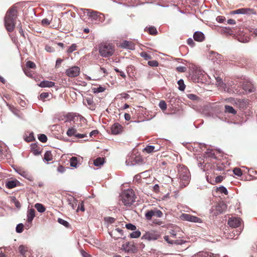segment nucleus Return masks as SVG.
I'll return each mask as SVG.
<instances>
[{
    "mask_svg": "<svg viewBox=\"0 0 257 257\" xmlns=\"http://www.w3.org/2000/svg\"><path fill=\"white\" fill-rule=\"evenodd\" d=\"M225 112L226 113H231L233 114H235L236 113V111L233 108V107L229 105L225 106Z\"/></svg>",
    "mask_w": 257,
    "mask_h": 257,
    "instance_id": "b1692460",
    "label": "nucleus"
},
{
    "mask_svg": "<svg viewBox=\"0 0 257 257\" xmlns=\"http://www.w3.org/2000/svg\"><path fill=\"white\" fill-rule=\"evenodd\" d=\"M19 183L17 180L9 181L6 183V186L9 189H12L17 186Z\"/></svg>",
    "mask_w": 257,
    "mask_h": 257,
    "instance_id": "412c9836",
    "label": "nucleus"
},
{
    "mask_svg": "<svg viewBox=\"0 0 257 257\" xmlns=\"http://www.w3.org/2000/svg\"><path fill=\"white\" fill-rule=\"evenodd\" d=\"M35 139V138H34V134L33 132H31L30 134H29V136L28 137H27L25 140L27 142H32L33 141V140H34Z\"/></svg>",
    "mask_w": 257,
    "mask_h": 257,
    "instance_id": "a18cd8bd",
    "label": "nucleus"
},
{
    "mask_svg": "<svg viewBox=\"0 0 257 257\" xmlns=\"http://www.w3.org/2000/svg\"><path fill=\"white\" fill-rule=\"evenodd\" d=\"M44 159L47 162H49L53 160V156L50 151H47L45 153Z\"/></svg>",
    "mask_w": 257,
    "mask_h": 257,
    "instance_id": "bb28decb",
    "label": "nucleus"
},
{
    "mask_svg": "<svg viewBox=\"0 0 257 257\" xmlns=\"http://www.w3.org/2000/svg\"><path fill=\"white\" fill-rule=\"evenodd\" d=\"M181 218L183 220H186L192 222H201V219L189 214H183Z\"/></svg>",
    "mask_w": 257,
    "mask_h": 257,
    "instance_id": "9b49d317",
    "label": "nucleus"
},
{
    "mask_svg": "<svg viewBox=\"0 0 257 257\" xmlns=\"http://www.w3.org/2000/svg\"><path fill=\"white\" fill-rule=\"evenodd\" d=\"M141 56L144 58L145 60H149L151 59V57L146 52H143L141 53Z\"/></svg>",
    "mask_w": 257,
    "mask_h": 257,
    "instance_id": "de8ad7c7",
    "label": "nucleus"
},
{
    "mask_svg": "<svg viewBox=\"0 0 257 257\" xmlns=\"http://www.w3.org/2000/svg\"><path fill=\"white\" fill-rule=\"evenodd\" d=\"M233 172L235 175L238 177L241 176L242 174V171L238 168H235L233 170Z\"/></svg>",
    "mask_w": 257,
    "mask_h": 257,
    "instance_id": "ea45409f",
    "label": "nucleus"
},
{
    "mask_svg": "<svg viewBox=\"0 0 257 257\" xmlns=\"http://www.w3.org/2000/svg\"><path fill=\"white\" fill-rule=\"evenodd\" d=\"M81 10L93 20L102 22L104 20V16L103 14L90 9H81Z\"/></svg>",
    "mask_w": 257,
    "mask_h": 257,
    "instance_id": "39448f33",
    "label": "nucleus"
},
{
    "mask_svg": "<svg viewBox=\"0 0 257 257\" xmlns=\"http://www.w3.org/2000/svg\"><path fill=\"white\" fill-rule=\"evenodd\" d=\"M179 87L178 89L181 91H184L185 89V85L183 79H180L177 82Z\"/></svg>",
    "mask_w": 257,
    "mask_h": 257,
    "instance_id": "2f4dec72",
    "label": "nucleus"
},
{
    "mask_svg": "<svg viewBox=\"0 0 257 257\" xmlns=\"http://www.w3.org/2000/svg\"><path fill=\"white\" fill-rule=\"evenodd\" d=\"M215 79L216 80V82L217 83V84H218V86H221V87L223 86L224 84L222 82V79L220 77L218 76L217 77H215Z\"/></svg>",
    "mask_w": 257,
    "mask_h": 257,
    "instance_id": "3c124183",
    "label": "nucleus"
},
{
    "mask_svg": "<svg viewBox=\"0 0 257 257\" xmlns=\"http://www.w3.org/2000/svg\"><path fill=\"white\" fill-rule=\"evenodd\" d=\"M121 197L122 203L126 206H130L135 201V195L132 190L124 191Z\"/></svg>",
    "mask_w": 257,
    "mask_h": 257,
    "instance_id": "20e7f679",
    "label": "nucleus"
},
{
    "mask_svg": "<svg viewBox=\"0 0 257 257\" xmlns=\"http://www.w3.org/2000/svg\"><path fill=\"white\" fill-rule=\"evenodd\" d=\"M94 93L102 92L105 90V88L102 86H99L97 88H94L93 89Z\"/></svg>",
    "mask_w": 257,
    "mask_h": 257,
    "instance_id": "49530a36",
    "label": "nucleus"
},
{
    "mask_svg": "<svg viewBox=\"0 0 257 257\" xmlns=\"http://www.w3.org/2000/svg\"><path fill=\"white\" fill-rule=\"evenodd\" d=\"M77 46L75 44H72L68 49L67 52L68 53H71L73 51L76 50Z\"/></svg>",
    "mask_w": 257,
    "mask_h": 257,
    "instance_id": "79ce46f5",
    "label": "nucleus"
},
{
    "mask_svg": "<svg viewBox=\"0 0 257 257\" xmlns=\"http://www.w3.org/2000/svg\"><path fill=\"white\" fill-rule=\"evenodd\" d=\"M35 207L36 208L38 211L40 213L44 212L46 210L44 206L40 203H36L35 205Z\"/></svg>",
    "mask_w": 257,
    "mask_h": 257,
    "instance_id": "cd10ccee",
    "label": "nucleus"
},
{
    "mask_svg": "<svg viewBox=\"0 0 257 257\" xmlns=\"http://www.w3.org/2000/svg\"><path fill=\"white\" fill-rule=\"evenodd\" d=\"M20 174L29 180L31 181L33 179L32 176L25 171H23L22 173H20Z\"/></svg>",
    "mask_w": 257,
    "mask_h": 257,
    "instance_id": "473e14b6",
    "label": "nucleus"
},
{
    "mask_svg": "<svg viewBox=\"0 0 257 257\" xmlns=\"http://www.w3.org/2000/svg\"><path fill=\"white\" fill-rule=\"evenodd\" d=\"M211 54L213 55V56L215 57L216 60H221V55L219 54L218 53H215V52H212Z\"/></svg>",
    "mask_w": 257,
    "mask_h": 257,
    "instance_id": "0e129e2a",
    "label": "nucleus"
},
{
    "mask_svg": "<svg viewBox=\"0 0 257 257\" xmlns=\"http://www.w3.org/2000/svg\"><path fill=\"white\" fill-rule=\"evenodd\" d=\"M114 70H115V72L119 73L120 75L122 77H123L124 78H125L126 76H125L124 73L122 71H120L118 68H115L114 69Z\"/></svg>",
    "mask_w": 257,
    "mask_h": 257,
    "instance_id": "e2e57ef3",
    "label": "nucleus"
},
{
    "mask_svg": "<svg viewBox=\"0 0 257 257\" xmlns=\"http://www.w3.org/2000/svg\"><path fill=\"white\" fill-rule=\"evenodd\" d=\"M227 209V205L223 202H219L216 206V212L214 214L217 215L224 212Z\"/></svg>",
    "mask_w": 257,
    "mask_h": 257,
    "instance_id": "ddd939ff",
    "label": "nucleus"
},
{
    "mask_svg": "<svg viewBox=\"0 0 257 257\" xmlns=\"http://www.w3.org/2000/svg\"><path fill=\"white\" fill-rule=\"evenodd\" d=\"M225 20V17H222V16H218L216 18V21L218 23H223Z\"/></svg>",
    "mask_w": 257,
    "mask_h": 257,
    "instance_id": "680f3d73",
    "label": "nucleus"
},
{
    "mask_svg": "<svg viewBox=\"0 0 257 257\" xmlns=\"http://www.w3.org/2000/svg\"><path fill=\"white\" fill-rule=\"evenodd\" d=\"M159 237V235L154 231H148L143 235L141 239L151 241L157 240Z\"/></svg>",
    "mask_w": 257,
    "mask_h": 257,
    "instance_id": "1a4fd4ad",
    "label": "nucleus"
},
{
    "mask_svg": "<svg viewBox=\"0 0 257 257\" xmlns=\"http://www.w3.org/2000/svg\"><path fill=\"white\" fill-rule=\"evenodd\" d=\"M26 66L32 69H35L36 67V64L31 61H28L26 62Z\"/></svg>",
    "mask_w": 257,
    "mask_h": 257,
    "instance_id": "a19ab883",
    "label": "nucleus"
},
{
    "mask_svg": "<svg viewBox=\"0 0 257 257\" xmlns=\"http://www.w3.org/2000/svg\"><path fill=\"white\" fill-rule=\"evenodd\" d=\"M119 46L121 48L133 50L135 49V45L131 41L124 40L122 41Z\"/></svg>",
    "mask_w": 257,
    "mask_h": 257,
    "instance_id": "4468645a",
    "label": "nucleus"
},
{
    "mask_svg": "<svg viewBox=\"0 0 257 257\" xmlns=\"http://www.w3.org/2000/svg\"><path fill=\"white\" fill-rule=\"evenodd\" d=\"M153 216L162 217L163 216V213L161 210L154 208V209L148 210L145 213V217L148 220H151Z\"/></svg>",
    "mask_w": 257,
    "mask_h": 257,
    "instance_id": "423d86ee",
    "label": "nucleus"
},
{
    "mask_svg": "<svg viewBox=\"0 0 257 257\" xmlns=\"http://www.w3.org/2000/svg\"><path fill=\"white\" fill-rule=\"evenodd\" d=\"M27 222L31 224L35 216V210L33 208L28 209L27 211Z\"/></svg>",
    "mask_w": 257,
    "mask_h": 257,
    "instance_id": "2eb2a0df",
    "label": "nucleus"
},
{
    "mask_svg": "<svg viewBox=\"0 0 257 257\" xmlns=\"http://www.w3.org/2000/svg\"><path fill=\"white\" fill-rule=\"evenodd\" d=\"M84 103H87V104L89 106V108L91 110H94L95 106L93 99L91 97H88L85 98Z\"/></svg>",
    "mask_w": 257,
    "mask_h": 257,
    "instance_id": "6ab92c4d",
    "label": "nucleus"
},
{
    "mask_svg": "<svg viewBox=\"0 0 257 257\" xmlns=\"http://www.w3.org/2000/svg\"><path fill=\"white\" fill-rule=\"evenodd\" d=\"M111 132L113 135H118L122 132V126L118 123L116 122L111 126Z\"/></svg>",
    "mask_w": 257,
    "mask_h": 257,
    "instance_id": "f8f14e48",
    "label": "nucleus"
},
{
    "mask_svg": "<svg viewBox=\"0 0 257 257\" xmlns=\"http://www.w3.org/2000/svg\"><path fill=\"white\" fill-rule=\"evenodd\" d=\"M38 139L42 143H46L47 141V137L44 134H40L38 136Z\"/></svg>",
    "mask_w": 257,
    "mask_h": 257,
    "instance_id": "58836bf2",
    "label": "nucleus"
},
{
    "mask_svg": "<svg viewBox=\"0 0 257 257\" xmlns=\"http://www.w3.org/2000/svg\"><path fill=\"white\" fill-rule=\"evenodd\" d=\"M105 221L109 223H112L115 221V218L111 217H105Z\"/></svg>",
    "mask_w": 257,
    "mask_h": 257,
    "instance_id": "5fc2aeb1",
    "label": "nucleus"
},
{
    "mask_svg": "<svg viewBox=\"0 0 257 257\" xmlns=\"http://www.w3.org/2000/svg\"><path fill=\"white\" fill-rule=\"evenodd\" d=\"M58 222L60 224L64 225V226H65L66 227H68L69 226V223L67 221H66L62 218H59L58 219Z\"/></svg>",
    "mask_w": 257,
    "mask_h": 257,
    "instance_id": "e433bc0d",
    "label": "nucleus"
},
{
    "mask_svg": "<svg viewBox=\"0 0 257 257\" xmlns=\"http://www.w3.org/2000/svg\"><path fill=\"white\" fill-rule=\"evenodd\" d=\"M98 52L101 57L107 58L113 55L114 48L110 44L101 43L98 46Z\"/></svg>",
    "mask_w": 257,
    "mask_h": 257,
    "instance_id": "7ed1b4c3",
    "label": "nucleus"
},
{
    "mask_svg": "<svg viewBox=\"0 0 257 257\" xmlns=\"http://www.w3.org/2000/svg\"><path fill=\"white\" fill-rule=\"evenodd\" d=\"M223 180V177L221 176H218L215 178L216 183H220Z\"/></svg>",
    "mask_w": 257,
    "mask_h": 257,
    "instance_id": "338daca9",
    "label": "nucleus"
},
{
    "mask_svg": "<svg viewBox=\"0 0 257 257\" xmlns=\"http://www.w3.org/2000/svg\"><path fill=\"white\" fill-rule=\"evenodd\" d=\"M49 95V93L48 92H43L40 94L39 98L40 99L43 100L48 98Z\"/></svg>",
    "mask_w": 257,
    "mask_h": 257,
    "instance_id": "c03bdc74",
    "label": "nucleus"
},
{
    "mask_svg": "<svg viewBox=\"0 0 257 257\" xmlns=\"http://www.w3.org/2000/svg\"><path fill=\"white\" fill-rule=\"evenodd\" d=\"M242 227H239L238 229H234L232 232L233 234V235H230V236L232 238H234L235 236H238L241 232L242 231Z\"/></svg>",
    "mask_w": 257,
    "mask_h": 257,
    "instance_id": "7c9ffc66",
    "label": "nucleus"
},
{
    "mask_svg": "<svg viewBox=\"0 0 257 257\" xmlns=\"http://www.w3.org/2000/svg\"><path fill=\"white\" fill-rule=\"evenodd\" d=\"M41 87H52L55 85V83L53 81L48 80H44L38 84Z\"/></svg>",
    "mask_w": 257,
    "mask_h": 257,
    "instance_id": "f3484780",
    "label": "nucleus"
},
{
    "mask_svg": "<svg viewBox=\"0 0 257 257\" xmlns=\"http://www.w3.org/2000/svg\"><path fill=\"white\" fill-rule=\"evenodd\" d=\"M185 243V241L183 240H173V244H175L177 245H182Z\"/></svg>",
    "mask_w": 257,
    "mask_h": 257,
    "instance_id": "bf43d9fd",
    "label": "nucleus"
},
{
    "mask_svg": "<svg viewBox=\"0 0 257 257\" xmlns=\"http://www.w3.org/2000/svg\"><path fill=\"white\" fill-rule=\"evenodd\" d=\"M159 150V148H155L154 146H147L145 149L144 151H145L148 153H151L152 152H156Z\"/></svg>",
    "mask_w": 257,
    "mask_h": 257,
    "instance_id": "5701e85b",
    "label": "nucleus"
},
{
    "mask_svg": "<svg viewBox=\"0 0 257 257\" xmlns=\"http://www.w3.org/2000/svg\"><path fill=\"white\" fill-rule=\"evenodd\" d=\"M217 189L218 191L221 193H224L225 195L228 194V191L227 189L223 186H220L219 187L217 188Z\"/></svg>",
    "mask_w": 257,
    "mask_h": 257,
    "instance_id": "c9c22d12",
    "label": "nucleus"
},
{
    "mask_svg": "<svg viewBox=\"0 0 257 257\" xmlns=\"http://www.w3.org/2000/svg\"><path fill=\"white\" fill-rule=\"evenodd\" d=\"M176 70L179 72H185L187 70V68L185 66H180L176 67Z\"/></svg>",
    "mask_w": 257,
    "mask_h": 257,
    "instance_id": "603ef678",
    "label": "nucleus"
},
{
    "mask_svg": "<svg viewBox=\"0 0 257 257\" xmlns=\"http://www.w3.org/2000/svg\"><path fill=\"white\" fill-rule=\"evenodd\" d=\"M18 28L19 29V33L21 34V35L23 36L24 38H25L24 32L23 31L22 26L21 24H20L18 25Z\"/></svg>",
    "mask_w": 257,
    "mask_h": 257,
    "instance_id": "13d9d810",
    "label": "nucleus"
},
{
    "mask_svg": "<svg viewBox=\"0 0 257 257\" xmlns=\"http://www.w3.org/2000/svg\"><path fill=\"white\" fill-rule=\"evenodd\" d=\"M141 235V232L140 230H134L130 234V236L132 238H136L139 237Z\"/></svg>",
    "mask_w": 257,
    "mask_h": 257,
    "instance_id": "c85d7f7f",
    "label": "nucleus"
},
{
    "mask_svg": "<svg viewBox=\"0 0 257 257\" xmlns=\"http://www.w3.org/2000/svg\"><path fill=\"white\" fill-rule=\"evenodd\" d=\"M12 202L14 203V204H15V206L16 208H18V209H20V208L21 207V204L20 203V202L16 199V197H13L12 199Z\"/></svg>",
    "mask_w": 257,
    "mask_h": 257,
    "instance_id": "72a5a7b5",
    "label": "nucleus"
},
{
    "mask_svg": "<svg viewBox=\"0 0 257 257\" xmlns=\"http://www.w3.org/2000/svg\"><path fill=\"white\" fill-rule=\"evenodd\" d=\"M134 160L135 162H134L132 160H131L130 158H127L125 161L126 165L134 166L136 165V164H139V163L142 161V160L140 159V158L138 157H134Z\"/></svg>",
    "mask_w": 257,
    "mask_h": 257,
    "instance_id": "a211bd4d",
    "label": "nucleus"
},
{
    "mask_svg": "<svg viewBox=\"0 0 257 257\" xmlns=\"http://www.w3.org/2000/svg\"><path fill=\"white\" fill-rule=\"evenodd\" d=\"M19 250L22 255H25L26 250L25 249V247L24 245H20V246L19 247Z\"/></svg>",
    "mask_w": 257,
    "mask_h": 257,
    "instance_id": "09e8293b",
    "label": "nucleus"
},
{
    "mask_svg": "<svg viewBox=\"0 0 257 257\" xmlns=\"http://www.w3.org/2000/svg\"><path fill=\"white\" fill-rule=\"evenodd\" d=\"M81 254L83 257H90V255L83 250H81Z\"/></svg>",
    "mask_w": 257,
    "mask_h": 257,
    "instance_id": "774afa93",
    "label": "nucleus"
},
{
    "mask_svg": "<svg viewBox=\"0 0 257 257\" xmlns=\"http://www.w3.org/2000/svg\"><path fill=\"white\" fill-rule=\"evenodd\" d=\"M187 97L188 98H189L191 100H196L198 97L197 95L194 94H188L187 95Z\"/></svg>",
    "mask_w": 257,
    "mask_h": 257,
    "instance_id": "4d7b16f0",
    "label": "nucleus"
},
{
    "mask_svg": "<svg viewBox=\"0 0 257 257\" xmlns=\"http://www.w3.org/2000/svg\"><path fill=\"white\" fill-rule=\"evenodd\" d=\"M80 68L78 66H73L66 70V74L69 77H75L79 75Z\"/></svg>",
    "mask_w": 257,
    "mask_h": 257,
    "instance_id": "6e6552de",
    "label": "nucleus"
},
{
    "mask_svg": "<svg viewBox=\"0 0 257 257\" xmlns=\"http://www.w3.org/2000/svg\"><path fill=\"white\" fill-rule=\"evenodd\" d=\"M68 201L69 205H70L73 209H75L77 205L78 201L74 198H70L68 199Z\"/></svg>",
    "mask_w": 257,
    "mask_h": 257,
    "instance_id": "4be33fe9",
    "label": "nucleus"
},
{
    "mask_svg": "<svg viewBox=\"0 0 257 257\" xmlns=\"http://www.w3.org/2000/svg\"><path fill=\"white\" fill-rule=\"evenodd\" d=\"M104 163V158L101 157H98L93 161V164L96 167H100Z\"/></svg>",
    "mask_w": 257,
    "mask_h": 257,
    "instance_id": "aec40b11",
    "label": "nucleus"
},
{
    "mask_svg": "<svg viewBox=\"0 0 257 257\" xmlns=\"http://www.w3.org/2000/svg\"><path fill=\"white\" fill-rule=\"evenodd\" d=\"M159 106L162 110H165L167 108V104L164 100H161L160 101Z\"/></svg>",
    "mask_w": 257,
    "mask_h": 257,
    "instance_id": "4c0bfd02",
    "label": "nucleus"
},
{
    "mask_svg": "<svg viewBox=\"0 0 257 257\" xmlns=\"http://www.w3.org/2000/svg\"><path fill=\"white\" fill-rule=\"evenodd\" d=\"M242 220L237 217L229 218L228 221V224L232 228H239L241 227Z\"/></svg>",
    "mask_w": 257,
    "mask_h": 257,
    "instance_id": "0eeeda50",
    "label": "nucleus"
},
{
    "mask_svg": "<svg viewBox=\"0 0 257 257\" xmlns=\"http://www.w3.org/2000/svg\"><path fill=\"white\" fill-rule=\"evenodd\" d=\"M78 165V160L75 157H72L70 160V165L72 167L76 168Z\"/></svg>",
    "mask_w": 257,
    "mask_h": 257,
    "instance_id": "393cba45",
    "label": "nucleus"
},
{
    "mask_svg": "<svg viewBox=\"0 0 257 257\" xmlns=\"http://www.w3.org/2000/svg\"><path fill=\"white\" fill-rule=\"evenodd\" d=\"M194 39L198 42H202L204 40L205 37L204 34L199 31L195 32L193 35Z\"/></svg>",
    "mask_w": 257,
    "mask_h": 257,
    "instance_id": "dca6fc26",
    "label": "nucleus"
},
{
    "mask_svg": "<svg viewBox=\"0 0 257 257\" xmlns=\"http://www.w3.org/2000/svg\"><path fill=\"white\" fill-rule=\"evenodd\" d=\"M232 14L250 15L255 14V12L253 9L250 8H241L232 11Z\"/></svg>",
    "mask_w": 257,
    "mask_h": 257,
    "instance_id": "9d476101",
    "label": "nucleus"
},
{
    "mask_svg": "<svg viewBox=\"0 0 257 257\" xmlns=\"http://www.w3.org/2000/svg\"><path fill=\"white\" fill-rule=\"evenodd\" d=\"M177 168L180 187L181 188L185 187L189 184L190 180V172L188 168L183 165H178Z\"/></svg>",
    "mask_w": 257,
    "mask_h": 257,
    "instance_id": "f03ea898",
    "label": "nucleus"
},
{
    "mask_svg": "<svg viewBox=\"0 0 257 257\" xmlns=\"http://www.w3.org/2000/svg\"><path fill=\"white\" fill-rule=\"evenodd\" d=\"M84 204L83 202H81V203H79L78 206V207L77 208V211L78 212L79 210H81L82 211H84Z\"/></svg>",
    "mask_w": 257,
    "mask_h": 257,
    "instance_id": "6e6d98bb",
    "label": "nucleus"
},
{
    "mask_svg": "<svg viewBox=\"0 0 257 257\" xmlns=\"http://www.w3.org/2000/svg\"><path fill=\"white\" fill-rule=\"evenodd\" d=\"M42 24L43 26H47L50 24V21L48 19H44L42 21Z\"/></svg>",
    "mask_w": 257,
    "mask_h": 257,
    "instance_id": "052dcab7",
    "label": "nucleus"
},
{
    "mask_svg": "<svg viewBox=\"0 0 257 257\" xmlns=\"http://www.w3.org/2000/svg\"><path fill=\"white\" fill-rule=\"evenodd\" d=\"M125 227L130 230L134 231L136 229L137 227L136 226L132 224V223H127L125 225Z\"/></svg>",
    "mask_w": 257,
    "mask_h": 257,
    "instance_id": "37998d69",
    "label": "nucleus"
},
{
    "mask_svg": "<svg viewBox=\"0 0 257 257\" xmlns=\"http://www.w3.org/2000/svg\"><path fill=\"white\" fill-rule=\"evenodd\" d=\"M24 230V225L23 223H19L16 228V231L18 233H21Z\"/></svg>",
    "mask_w": 257,
    "mask_h": 257,
    "instance_id": "f704fd0d",
    "label": "nucleus"
},
{
    "mask_svg": "<svg viewBox=\"0 0 257 257\" xmlns=\"http://www.w3.org/2000/svg\"><path fill=\"white\" fill-rule=\"evenodd\" d=\"M149 33L151 35H155L157 33L156 29L155 27H151L148 29Z\"/></svg>",
    "mask_w": 257,
    "mask_h": 257,
    "instance_id": "8fccbe9b",
    "label": "nucleus"
},
{
    "mask_svg": "<svg viewBox=\"0 0 257 257\" xmlns=\"http://www.w3.org/2000/svg\"><path fill=\"white\" fill-rule=\"evenodd\" d=\"M76 133V128H75L74 127H72L69 128L67 130V131L66 132V134L68 137H71L73 136H75Z\"/></svg>",
    "mask_w": 257,
    "mask_h": 257,
    "instance_id": "a878e982",
    "label": "nucleus"
},
{
    "mask_svg": "<svg viewBox=\"0 0 257 257\" xmlns=\"http://www.w3.org/2000/svg\"><path fill=\"white\" fill-rule=\"evenodd\" d=\"M17 18L18 8L16 6H13L8 10L4 18L5 26L8 32H12L14 31Z\"/></svg>",
    "mask_w": 257,
    "mask_h": 257,
    "instance_id": "f257e3e1",
    "label": "nucleus"
},
{
    "mask_svg": "<svg viewBox=\"0 0 257 257\" xmlns=\"http://www.w3.org/2000/svg\"><path fill=\"white\" fill-rule=\"evenodd\" d=\"M149 65L152 67H157L158 66V62L156 60L149 61L148 62Z\"/></svg>",
    "mask_w": 257,
    "mask_h": 257,
    "instance_id": "864d4df0",
    "label": "nucleus"
},
{
    "mask_svg": "<svg viewBox=\"0 0 257 257\" xmlns=\"http://www.w3.org/2000/svg\"><path fill=\"white\" fill-rule=\"evenodd\" d=\"M242 87L243 89L246 91H248L249 92L253 91V87L250 84H243Z\"/></svg>",
    "mask_w": 257,
    "mask_h": 257,
    "instance_id": "c756f323",
    "label": "nucleus"
},
{
    "mask_svg": "<svg viewBox=\"0 0 257 257\" xmlns=\"http://www.w3.org/2000/svg\"><path fill=\"white\" fill-rule=\"evenodd\" d=\"M164 240L167 242L169 244H173V240H171L169 239V237L168 235H165L164 236Z\"/></svg>",
    "mask_w": 257,
    "mask_h": 257,
    "instance_id": "69168bd1",
    "label": "nucleus"
}]
</instances>
